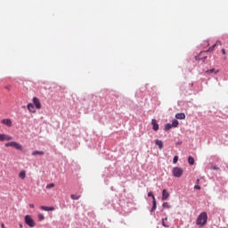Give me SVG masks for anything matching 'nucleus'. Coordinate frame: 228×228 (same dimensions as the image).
I'll return each mask as SVG.
<instances>
[{"label": "nucleus", "mask_w": 228, "mask_h": 228, "mask_svg": "<svg viewBox=\"0 0 228 228\" xmlns=\"http://www.w3.org/2000/svg\"><path fill=\"white\" fill-rule=\"evenodd\" d=\"M172 124H170V123H167V124H166V126H165V131H170V129H172Z\"/></svg>", "instance_id": "20"}, {"label": "nucleus", "mask_w": 228, "mask_h": 228, "mask_svg": "<svg viewBox=\"0 0 228 228\" xmlns=\"http://www.w3.org/2000/svg\"><path fill=\"white\" fill-rule=\"evenodd\" d=\"M33 104H35V107L37 110H40L42 108V103H40V99L34 97L33 98Z\"/></svg>", "instance_id": "6"}, {"label": "nucleus", "mask_w": 228, "mask_h": 228, "mask_svg": "<svg viewBox=\"0 0 228 228\" xmlns=\"http://www.w3.org/2000/svg\"><path fill=\"white\" fill-rule=\"evenodd\" d=\"M29 208H31L32 209L35 208V204H29Z\"/></svg>", "instance_id": "32"}, {"label": "nucleus", "mask_w": 228, "mask_h": 228, "mask_svg": "<svg viewBox=\"0 0 228 228\" xmlns=\"http://www.w3.org/2000/svg\"><path fill=\"white\" fill-rule=\"evenodd\" d=\"M212 170H220V167H218L217 166H212Z\"/></svg>", "instance_id": "28"}, {"label": "nucleus", "mask_w": 228, "mask_h": 228, "mask_svg": "<svg viewBox=\"0 0 228 228\" xmlns=\"http://www.w3.org/2000/svg\"><path fill=\"white\" fill-rule=\"evenodd\" d=\"M177 161H179V157L175 156L174 159H173V163L175 164V163H177Z\"/></svg>", "instance_id": "26"}, {"label": "nucleus", "mask_w": 228, "mask_h": 228, "mask_svg": "<svg viewBox=\"0 0 228 228\" xmlns=\"http://www.w3.org/2000/svg\"><path fill=\"white\" fill-rule=\"evenodd\" d=\"M196 224L197 225H199V227H204V225L208 224V213L202 212L201 214H200Z\"/></svg>", "instance_id": "1"}, {"label": "nucleus", "mask_w": 228, "mask_h": 228, "mask_svg": "<svg viewBox=\"0 0 228 228\" xmlns=\"http://www.w3.org/2000/svg\"><path fill=\"white\" fill-rule=\"evenodd\" d=\"M205 53L206 52H201L199 56H196V60H203V61L206 60V58H208V56H203L202 58H200V56L205 54Z\"/></svg>", "instance_id": "18"}, {"label": "nucleus", "mask_w": 228, "mask_h": 228, "mask_svg": "<svg viewBox=\"0 0 228 228\" xmlns=\"http://www.w3.org/2000/svg\"><path fill=\"white\" fill-rule=\"evenodd\" d=\"M148 197H151L152 198V200H156V197H154V194L152 192H148Z\"/></svg>", "instance_id": "24"}, {"label": "nucleus", "mask_w": 228, "mask_h": 228, "mask_svg": "<svg viewBox=\"0 0 228 228\" xmlns=\"http://www.w3.org/2000/svg\"><path fill=\"white\" fill-rule=\"evenodd\" d=\"M19 177L20 179H23V180L26 179V172L24 170L20 171L19 173Z\"/></svg>", "instance_id": "16"}, {"label": "nucleus", "mask_w": 228, "mask_h": 228, "mask_svg": "<svg viewBox=\"0 0 228 228\" xmlns=\"http://www.w3.org/2000/svg\"><path fill=\"white\" fill-rule=\"evenodd\" d=\"M155 144L158 145L159 149L161 151L163 149V141L161 140H156Z\"/></svg>", "instance_id": "13"}, {"label": "nucleus", "mask_w": 228, "mask_h": 228, "mask_svg": "<svg viewBox=\"0 0 228 228\" xmlns=\"http://www.w3.org/2000/svg\"><path fill=\"white\" fill-rule=\"evenodd\" d=\"M162 208H164L166 209H170L171 206H170V204H168V202H164L162 205Z\"/></svg>", "instance_id": "21"}, {"label": "nucleus", "mask_w": 228, "mask_h": 228, "mask_svg": "<svg viewBox=\"0 0 228 228\" xmlns=\"http://www.w3.org/2000/svg\"><path fill=\"white\" fill-rule=\"evenodd\" d=\"M25 224L28 225V227H35L37 223L34 221L33 217L29 215L25 216Z\"/></svg>", "instance_id": "2"}, {"label": "nucleus", "mask_w": 228, "mask_h": 228, "mask_svg": "<svg viewBox=\"0 0 228 228\" xmlns=\"http://www.w3.org/2000/svg\"><path fill=\"white\" fill-rule=\"evenodd\" d=\"M165 220H167V218L166 217Z\"/></svg>", "instance_id": "37"}, {"label": "nucleus", "mask_w": 228, "mask_h": 228, "mask_svg": "<svg viewBox=\"0 0 228 228\" xmlns=\"http://www.w3.org/2000/svg\"><path fill=\"white\" fill-rule=\"evenodd\" d=\"M10 140H13V137L8 134H0V142H10Z\"/></svg>", "instance_id": "5"}, {"label": "nucleus", "mask_w": 228, "mask_h": 228, "mask_svg": "<svg viewBox=\"0 0 228 228\" xmlns=\"http://www.w3.org/2000/svg\"><path fill=\"white\" fill-rule=\"evenodd\" d=\"M183 170L181 167H174L172 170V174L174 175V177H181L183 174Z\"/></svg>", "instance_id": "3"}, {"label": "nucleus", "mask_w": 228, "mask_h": 228, "mask_svg": "<svg viewBox=\"0 0 228 228\" xmlns=\"http://www.w3.org/2000/svg\"><path fill=\"white\" fill-rule=\"evenodd\" d=\"M70 199H72V200H79V199H81V195L71 194Z\"/></svg>", "instance_id": "17"}, {"label": "nucleus", "mask_w": 228, "mask_h": 228, "mask_svg": "<svg viewBox=\"0 0 228 228\" xmlns=\"http://www.w3.org/2000/svg\"><path fill=\"white\" fill-rule=\"evenodd\" d=\"M152 204H153V206H152V208H151V211H156V208H157L156 200H154L152 201Z\"/></svg>", "instance_id": "22"}, {"label": "nucleus", "mask_w": 228, "mask_h": 228, "mask_svg": "<svg viewBox=\"0 0 228 228\" xmlns=\"http://www.w3.org/2000/svg\"><path fill=\"white\" fill-rule=\"evenodd\" d=\"M4 88L7 90V92H10L12 90V86H5Z\"/></svg>", "instance_id": "27"}, {"label": "nucleus", "mask_w": 228, "mask_h": 228, "mask_svg": "<svg viewBox=\"0 0 228 228\" xmlns=\"http://www.w3.org/2000/svg\"><path fill=\"white\" fill-rule=\"evenodd\" d=\"M5 147H13L14 149H17V151H22V145L15 142L5 143Z\"/></svg>", "instance_id": "4"}, {"label": "nucleus", "mask_w": 228, "mask_h": 228, "mask_svg": "<svg viewBox=\"0 0 228 228\" xmlns=\"http://www.w3.org/2000/svg\"><path fill=\"white\" fill-rule=\"evenodd\" d=\"M40 209H42V211H54V207L41 206Z\"/></svg>", "instance_id": "12"}, {"label": "nucleus", "mask_w": 228, "mask_h": 228, "mask_svg": "<svg viewBox=\"0 0 228 228\" xmlns=\"http://www.w3.org/2000/svg\"><path fill=\"white\" fill-rule=\"evenodd\" d=\"M194 190H200V185H195Z\"/></svg>", "instance_id": "31"}, {"label": "nucleus", "mask_w": 228, "mask_h": 228, "mask_svg": "<svg viewBox=\"0 0 228 228\" xmlns=\"http://www.w3.org/2000/svg\"><path fill=\"white\" fill-rule=\"evenodd\" d=\"M20 227L22 228V224H20Z\"/></svg>", "instance_id": "36"}, {"label": "nucleus", "mask_w": 228, "mask_h": 228, "mask_svg": "<svg viewBox=\"0 0 228 228\" xmlns=\"http://www.w3.org/2000/svg\"><path fill=\"white\" fill-rule=\"evenodd\" d=\"M222 53L225 54V49H222Z\"/></svg>", "instance_id": "33"}, {"label": "nucleus", "mask_w": 228, "mask_h": 228, "mask_svg": "<svg viewBox=\"0 0 228 228\" xmlns=\"http://www.w3.org/2000/svg\"><path fill=\"white\" fill-rule=\"evenodd\" d=\"M54 186H55L54 183H49L46 185V190H51V189L54 188Z\"/></svg>", "instance_id": "23"}, {"label": "nucleus", "mask_w": 228, "mask_h": 228, "mask_svg": "<svg viewBox=\"0 0 228 228\" xmlns=\"http://www.w3.org/2000/svg\"><path fill=\"white\" fill-rule=\"evenodd\" d=\"M37 217H38V220H40V221L45 219V217L44 215H42V214H38V215H37Z\"/></svg>", "instance_id": "25"}, {"label": "nucleus", "mask_w": 228, "mask_h": 228, "mask_svg": "<svg viewBox=\"0 0 228 228\" xmlns=\"http://www.w3.org/2000/svg\"><path fill=\"white\" fill-rule=\"evenodd\" d=\"M151 125L153 131H158L159 129V125H158V121L156 119L151 120Z\"/></svg>", "instance_id": "9"}, {"label": "nucleus", "mask_w": 228, "mask_h": 228, "mask_svg": "<svg viewBox=\"0 0 228 228\" xmlns=\"http://www.w3.org/2000/svg\"><path fill=\"white\" fill-rule=\"evenodd\" d=\"M168 197H170V192H168V191H167V189H164L162 191V200H167L168 199Z\"/></svg>", "instance_id": "8"}, {"label": "nucleus", "mask_w": 228, "mask_h": 228, "mask_svg": "<svg viewBox=\"0 0 228 228\" xmlns=\"http://www.w3.org/2000/svg\"><path fill=\"white\" fill-rule=\"evenodd\" d=\"M1 124H4V126H7V127H12V119L10 118L2 119Z\"/></svg>", "instance_id": "7"}, {"label": "nucleus", "mask_w": 228, "mask_h": 228, "mask_svg": "<svg viewBox=\"0 0 228 228\" xmlns=\"http://www.w3.org/2000/svg\"><path fill=\"white\" fill-rule=\"evenodd\" d=\"M175 118L178 120H184V118H186V115L184 113H177L175 114Z\"/></svg>", "instance_id": "11"}, {"label": "nucleus", "mask_w": 228, "mask_h": 228, "mask_svg": "<svg viewBox=\"0 0 228 228\" xmlns=\"http://www.w3.org/2000/svg\"><path fill=\"white\" fill-rule=\"evenodd\" d=\"M27 108L30 113H37V110H35V105H33V103H28L27 105Z\"/></svg>", "instance_id": "10"}, {"label": "nucleus", "mask_w": 228, "mask_h": 228, "mask_svg": "<svg viewBox=\"0 0 228 228\" xmlns=\"http://www.w3.org/2000/svg\"><path fill=\"white\" fill-rule=\"evenodd\" d=\"M188 163H189V165H195V159H193V157H191V156H189Z\"/></svg>", "instance_id": "15"}, {"label": "nucleus", "mask_w": 228, "mask_h": 228, "mask_svg": "<svg viewBox=\"0 0 228 228\" xmlns=\"http://www.w3.org/2000/svg\"><path fill=\"white\" fill-rule=\"evenodd\" d=\"M44 154H45L44 151H34L32 152V156H44Z\"/></svg>", "instance_id": "14"}, {"label": "nucleus", "mask_w": 228, "mask_h": 228, "mask_svg": "<svg viewBox=\"0 0 228 228\" xmlns=\"http://www.w3.org/2000/svg\"><path fill=\"white\" fill-rule=\"evenodd\" d=\"M172 127H177L179 126V121L177 119H174L171 124Z\"/></svg>", "instance_id": "19"}, {"label": "nucleus", "mask_w": 228, "mask_h": 228, "mask_svg": "<svg viewBox=\"0 0 228 228\" xmlns=\"http://www.w3.org/2000/svg\"><path fill=\"white\" fill-rule=\"evenodd\" d=\"M213 72H215V69L207 70V74H213Z\"/></svg>", "instance_id": "29"}, {"label": "nucleus", "mask_w": 228, "mask_h": 228, "mask_svg": "<svg viewBox=\"0 0 228 228\" xmlns=\"http://www.w3.org/2000/svg\"><path fill=\"white\" fill-rule=\"evenodd\" d=\"M162 225L163 227H168V224H166L165 219H162Z\"/></svg>", "instance_id": "30"}, {"label": "nucleus", "mask_w": 228, "mask_h": 228, "mask_svg": "<svg viewBox=\"0 0 228 228\" xmlns=\"http://www.w3.org/2000/svg\"><path fill=\"white\" fill-rule=\"evenodd\" d=\"M1 228H4V224H1Z\"/></svg>", "instance_id": "35"}, {"label": "nucleus", "mask_w": 228, "mask_h": 228, "mask_svg": "<svg viewBox=\"0 0 228 228\" xmlns=\"http://www.w3.org/2000/svg\"><path fill=\"white\" fill-rule=\"evenodd\" d=\"M200 182V179H197V184H199V183Z\"/></svg>", "instance_id": "34"}]
</instances>
